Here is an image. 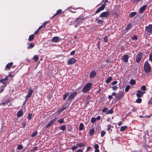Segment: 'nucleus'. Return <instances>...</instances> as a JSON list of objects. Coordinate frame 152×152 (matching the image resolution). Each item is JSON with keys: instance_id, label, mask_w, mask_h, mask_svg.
Here are the masks:
<instances>
[{"instance_id": "c9c22d12", "label": "nucleus", "mask_w": 152, "mask_h": 152, "mask_svg": "<svg viewBox=\"0 0 152 152\" xmlns=\"http://www.w3.org/2000/svg\"><path fill=\"white\" fill-rule=\"evenodd\" d=\"M59 123L61 124L64 123V119L63 118H61L59 119L58 120Z\"/></svg>"}, {"instance_id": "cd10ccee", "label": "nucleus", "mask_w": 152, "mask_h": 152, "mask_svg": "<svg viewBox=\"0 0 152 152\" xmlns=\"http://www.w3.org/2000/svg\"><path fill=\"white\" fill-rule=\"evenodd\" d=\"M95 130L94 128L91 129L89 131V135L90 136H93Z\"/></svg>"}, {"instance_id": "0eeeda50", "label": "nucleus", "mask_w": 152, "mask_h": 152, "mask_svg": "<svg viewBox=\"0 0 152 152\" xmlns=\"http://www.w3.org/2000/svg\"><path fill=\"white\" fill-rule=\"evenodd\" d=\"M143 56V53L142 52H138V54L136 55V61L139 63L141 61Z\"/></svg>"}, {"instance_id": "774afa93", "label": "nucleus", "mask_w": 152, "mask_h": 152, "mask_svg": "<svg viewBox=\"0 0 152 152\" xmlns=\"http://www.w3.org/2000/svg\"><path fill=\"white\" fill-rule=\"evenodd\" d=\"M75 50H73L70 53V54L71 55H73L75 54Z\"/></svg>"}, {"instance_id": "423d86ee", "label": "nucleus", "mask_w": 152, "mask_h": 152, "mask_svg": "<svg viewBox=\"0 0 152 152\" xmlns=\"http://www.w3.org/2000/svg\"><path fill=\"white\" fill-rule=\"evenodd\" d=\"M110 12L108 11L106 12H103L100 14L99 16V18L101 17L102 18V19H103V18L105 17L106 19H107L109 15Z\"/></svg>"}, {"instance_id": "09e8293b", "label": "nucleus", "mask_w": 152, "mask_h": 152, "mask_svg": "<svg viewBox=\"0 0 152 152\" xmlns=\"http://www.w3.org/2000/svg\"><path fill=\"white\" fill-rule=\"evenodd\" d=\"M26 121H24L23 122L22 124V126L21 127L22 128H23L26 127Z\"/></svg>"}, {"instance_id": "f704fd0d", "label": "nucleus", "mask_w": 152, "mask_h": 152, "mask_svg": "<svg viewBox=\"0 0 152 152\" xmlns=\"http://www.w3.org/2000/svg\"><path fill=\"white\" fill-rule=\"evenodd\" d=\"M130 83L131 85H134L136 83V81L134 80L131 79L130 80Z\"/></svg>"}, {"instance_id": "f257e3e1", "label": "nucleus", "mask_w": 152, "mask_h": 152, "mask_svg": "<svg viewBox=\"0 0 152 152\" xmlns=\"http://www.w3.org/2000/svg\"><path fill=\"white\" fill-rule=\"evenodd\" d=\"M92 86L91 83H87L83 87L82 91L84 93H87L89 91L91 90Z\"/></svg>"}, {"instance_id": "39448f33", "label": "nucleus", "mask_w": 152, "mask_h": 152, "mask_svg": "<svg viewBox=\"0 0 152 152\" xmlns=\"http://www.w3.org/2000/svg\"><path fill=\"white\" fill-rule=\"evenodd\" d=\"M77 91H74L68 97L67 100L70 101L73 99L74 97L77 95Z\"/></svg>"}, {"instance_id": "412c9836", "label": "nucleus", "mask_w": 152, "mask_h": 152, "mask_svg": "<svg viewBox=\"0 0 152 152\" xmlns=\"http://www.w3.org/2000/svg\"><path fill=\"white\" fill-rule=\"evenodd\" d=\"M111 127L113 128V126L111 125H108L107 126V130L108 131L109 134H110L112 131V130L111 129Z\"/></svg>"}, {"instance_id": "e433bc0d", "label": "nucleus", "mask_w": 152, "mask_h": 152, "mask_svg": "<svg viewBox=\"0 0 152 152\" xmlns=\"http://www.w3.org/2000/svg\"><path fill=\"white\" fill-rule=\"evenodd\" d=\"M54 124V123H53L52 121H51L49 122V123L45 127L46 128H47L51 125H53Z\"/></svg>"}, {"instance_id": "20e7f679", "label": "nucleus", "mask_w": 152, "mask_h": 152, "mask_svg": "<svg viewBox=\"0 0 152 152\" xmlns=\"http://www.w3.org/2000/svg\"><path fill=\"white\" fill-rule=\"evenodd\" d=\"M144 70L145 72L149 73L151 71V68L150 64L148 61L146 62L144 64Z\"/></svg>"}, {"instance_id": "6e6d98bb", "label": "nucleus", "mask_w": 152, "mask_h": 152, "mask_svg": "<svg viewBox=\"0 0 152 152\" xmlns=\"http://www.w3.org/2000/svg\"><path fill=\"white\" fill-rule=\"evenodd\" d=\"M94 147L95 149H98L99 148V146L98 144H95Z\"/></svg>"}, {"instance_id": "680f3d73", "label": "nucleus", "mask_w": 152, "mask_h": 152, "mask_svg": "<svg viewBox=\"0 0 152 152\" xmlns=\"http://www.w3.org/2000/svg\"><path fill=\"white\" fill-rule=\"evenodd\" d=\"M152 104V97H151L150 100L148 102V104Z\"/></svg>"}, {"instance_id": "603ef678", "label": "nucleus", "mask_w": 152, "mask_h": 152, "mask_svg": "<svg viewBox=\"0 0 152 152\" xmlns=\"http://www.w3.org/2000/svg\"><path fill=\"white\" fill-rule=\"evenodd\" d=\"M108 37L105 36V37L103 38L104 41L105 42H108Z\"/></svg>"}, {"instance_id": "a878e982", "label": "nucleus", "mask_w": 152, "mask_h": 152, "mask_svg": "<svg viewBox=\"0 0 152 152\" xmlns=\"http://www.w3.org/2000/svg\"><path fill=\"white\" fill-rule=\"evenodd\" d=\"M23 114V111L21 110H19L18 111L17 113V116L18 117H20Z\"/></svg>"}, {"instance_id": "58836bf2", "label": "nucleus", "mask_w": 152, "mask_h": 152, "mask_svg": "<svg viewBox=\"0 0 152 152\" xmlns=\"http://www.w3.org/2000/svg\"><path fill=\"white\" fill-rule=\"evenodd\" d=\"M62 112V111L61 110V109H59L57 110L56 112L54 113V114H56L57 115H58L59 114H60Z\"/></svg>"}, {"instance_id": "a211bd4d", "label": "nucleus", "mask_w": 152, "mask_h": 152, "mask_svg": "<svg viewBox=\"0 0 152 152\" xmlns=\"http://www.w3.org/2000/svg\"><path fill=\"white\" fill-rule=\"evenodd\" d=\"M104 9V8H103V7L101 6L97 10L94 14L95 15L96 14L99 13L100 11L103 10Z\"/></svg>"}, {"instance_id": "473e14b6", "label": "nucleus", "mask_w": 152, "mask_h": 152, "mask_svg": "<svg viewBox=\"0 0 152 152\" xmlns=\"http://www.w3.org/2000/svg\"><path fill=\"white\" fill-rule=\"evenodd\" d=\"M84 124L83 123H80V124L79 127V129L80 130H82L84 128Z\"/></svg>"}, {"instance_id": "bb28decb", "label": "nucleus", "mask_w": 152, "mask_h": 152, "mask_svg": "<svg viewBox=\"0 0 152 152\" xmlns=\"http://www.w3.org/2000/svg\"><path fill=\"white\" fill-rule=\"evenodd\" d=\"M28 45V46L27 47L28 49H32L34 46V44L33 43L31 42Z\"/></svg>"}, {"instance_id": "13d9d810", "label": "nucleus", "mask_w": 152, "mask_h": 152, "mask_svg": "<svg viewBox=\"0 0 152 152\" xmlns=\"http://www.w3.org/2000/svg\"><path fill=\"white\" fill-rule=\"evenodd\" d=\"M107 109V107H105L102 110V113H104L106 111Z\"/></svg>"}, {"instance_id": "6e6552de", "label": "nucleus", "mask_w": 152, "mask_h": 152, "mask_svg": "<svg viewBox=\"0 0 152 152\" xmlns=\"http://www.w3.org/2000/svg\"><path fill=\"white\" fill-rule=\"evenodd\" d=\"M8 76H6L5 78L1 79V83L3 85L2 86V87L5 88L7 86V84L8 82Z\"/></svg>"}, {"instance_id": "2eb2a0df", "label": "nucleus", "mask_w": 152, "mask_h": 152, "mask_svg": "<svg viewBox=\"0 0 152 152\" xmlns=\"http://www.w3.org/2000/svg\"><path fill=\"white\" fill-rule=\"evenodd\" d=\"M51 41L53 42H55L56 43L58 42L59 41V38L58 37H53L51 39Z\"/></svg>"}, {"instance_id": "f8f14e48", "label": "nucleus", "mask_w": 152, "mask_h": 152, "mask_svg": "<svg viewBox=\"0 0 152 152\" xmlns=\"http://www.w3.org/2000/svg\"><path fill=\"white\" fill-rule=\"evenodd\" d=\"M147 7V5L146 4L143 5L140 8L139 11V13H143L146 9Z\"/></svg>"}, {"instance_id": "e2e57ef3", "label": "nucleus", "mask_w": 152, "mask_h": 152, "mask_svg": "<svg viewBox=\"0 0 152 152\" xmlns=\"http://www.w3.org/2000/svg\"><path fill=\"white\" fill-rule=\"evenodd\" d=\"M118 82L116 80H115L111 84L112 85H114L117 83Z\"/></svg>"}, {"instance_id": "338daca9", "label": "nucleus", "mask_w": 152, "mask_h": 152, "mask_svg": "<svg viewBox=\"0 0 152 152\" xmlns=\"http://www.w3.org/2000/svg\"><path fill=\"white\" fill-rule=\"evenodd\" d=\"M37 149V147H33V151H34L36 150Z\"/></svg>"}, {"instance_id": "4be33fe9", "label": "nucleus", "mask_w": 152, "mask_h": 152, "mask_svg": "<svg viewBox=\"0 0 152 152\" xmlns=\"http://www.w3.org/2000/svg\"><path fill=\"white\" fill-rule=\"evenodd\" d=\"M13 64V62H10L6 66L5 68V70H6V69H9L12 66Z\"/></svg>"}, {"instance_id": "c03bdc74", "label": "nucleus", "mask_w": 152, "mask_h": 152, "mask_svg": "<svg viewBox=\"0 0 152 152\" xmlns=\"http://www.w3.org/2000/svg\"><path fill=\"white\" fill-rule=\"evenodd\" d=\"M33 59H34L35 60V61L36 62L37 61H38L39 57L38 56H37V55H35L34 56L33 58Z\"/></svg>"}, {"instance_id": "a18cd8bd", "label": "nucleus", "mask_w": 152, "mask_h": 152, "mask_svg": "<svg viewBox=\"0 0 152 152\" xmlns=\"http://www.w3.org/2000/svg\"><path fill=\"white\" fill-rule=\"evenodd\" d=\"M134 4H137L141 0H130Z\"/></svg>"}, {"instance_id": "dca6fc26", "label": "nucleus", "mask_w": 152, "mask_h": 152, "mask_svg": "<svg viewBox=\"0 0 152 152\" xmlns=\"http://www.w3.org/2000/svg\"><path fill=\"white\" fill-rule=\"evenodd\" d=\"M29 88L30 89L28 91V93L27 94V95L26 96V98L30 97L31 96V95L33 93V90L31 89V87H30Z\"/></svg>"}, {"instance_id": "0e129e2a", "label": "nucleus", "mask_w": 152, "mask_h": 152, "mask_svg": "<svg viewBox=\"0 0 152 152\" xmlns=\"http://www.w3.org/2000/svg\"><path fill=\"white\" fill-rule=\"evenodd\" d=\"M149 60L151 61L152 62V53L149 56Z\"/></svg>"}, {"instance_id": "37998d69", "label": "nucleus", "mask_w": 152, "mask_h": 152, "mask_svg": "<svg viewBox=\"0 0 152 152\" xmlns=\"http://www.w3.org/2000/svg\"><path fill=\"white\" fill-rule=\"evenodd\" d=\"M96 120V119L95 117H93L91 119V122L92 123H94Z\"/></svg>"}, {"instance_id": "4c0bfd02", "label": "nucleus", "mask_w": 152, "mask_h": 152, "mask_svg": "<svg viewBox=\"0 0 152 152\" xmlns=\"http://www.w3.org/2000/svg\"><path fill=\"white\" fill-rule=\"evenodd\" d=\"M69 94V93H67L64 95L63 97V99L64 101H65L66 100V98L68 96Z\"/></svg>"}, {"instance_id": "9d476101", "label": "nucleus", "mask_w": 152, "mask_h": 152, "mask_svg": "<svg viewBox=\"0 0 152 152\" xmlns=\"http://www.w3.org/2000/svg\"><path fill=\"white\" fill-rule=\"evenodd\" d=\"M76 60L75 58H72L69 59L67 62V64L68 65H71L75 63L76 61Z\"/></svg>"}, {"instance_id": "bf43d9fd", "label": "nucleus", "mask_w": 152, "mask_h": 152, "mask_svg": "<svg viewBox=\"0 0 152 152\" xmlns=\"http://www.w3.org/2000/svg\"><path fill=\"white\" fill-rule=\"evenodd\" d=\"M77 148V147L75 145L71 149L72 150L74 151Z\"/></svg>"}, {"instance_id": "4468645a", "label": "nucleus", "mask_w": 152, "mask_h": 152, "mask_svg": "<svg viewBox=\"0 0 152 152\" xmlns=\"http://www.w3.org/2000/svg\"><path fill=\"white\" fill-rule=\"evenodd\" d=\"M132 27L131 24L129 23L124 30V34L126 33Z\"/></svg>"}, {"instance_id": "a19ab883", "label": "nucleus", "mask_w": 152, "mask_h": 152, "mask_svg": "<svg viewBox=\"0 0 152 152\" xmlns=\"http://www.w3.org/2000/svg\"><path fill=\"white\" fill-rule=\"evenodd\" d=\"M32 117V115L31 113H29L27 116L28 119L29 120H31Z\"/></svg>"}, {"instance_id": "aec40b11", "label": "nucleus", "mask_w": 152, "mask_h": 152, "mask_svg": "<svg viewBox=\"0 0 152 152\" xmlns=\"http://www.w3.org/2000/svg\"><path fill=\"white\" fill-rule=\"evenodd\" d=\"M136 94V96L138 98L141 97L143 95L144 93H142L141 91L138 90Z\"/></svg>"}, {"instance_id": "6ab92c4d", "label": "nucleus", "mask_w": 152, "mask_h": 152, "mask_svg": "<svg viewBox=\"0 0 152 152\" xmlns=\"http://www.w3.org/2000/svg\"><path fill=\"white\" fill-rule=\"evenodd\" d=\"M95 21L98 24L102 25L104 22V20L99 19L98 18H96Z\"/></svg>"}, {"instance_id": "79ce46f5", "label": "nucleus", "mask_w": 152, "mask_h": 152, "mask_svg": "<svg viewBox=\"0 0 152 152\" xmlns=\"http://www.w3.org/2000/svg\"><path fill=\"white\" fill-rule=\"evenodd\" d=\"M130 88V86L129 85L127 86L125 88V91L126 92H127L129 90Z\"/></svg>"}, {"instance_id": "052dcab7", "label": "nucleus", "mask_w": 152, "mask_h": 152, "mask_svg": "<svg viewBox=\"0 0 152 152\" xmlns=\"http://www.w3.org/2000/svg\"><path fill=\"white\" fill-rule=\"evenodd\" d=\"M67 108V107H66L64 106H63L62 107L61 109V110L62 111H64V110H66Z\"/></svg>"}, {"instance_id": "69168bd1", "label": "nucleus", "mask_w": 152, "mask_h": 152, "mask_svg": "<svg viewBox=\"0 0 152 152\" xmlns=\"http://www.w3.org/2000/svg\"><path fill=\"white\" fill-rule=\"evenodd\" d=\"M39 30H38V29H37V30L34 33V34H33L34 35H36L37 34H38V33H39Z\"/></svg>"}, {"instance_id": "f3484780", "label": "nucleus", "mask_w": 152, "mask_h": 152, "mask_svg": "<svg viewBox=\"0 0 152 152\" xmlns=\"http://www.w3.org/2000/svg\"><path fill=\"white\" fill-rule=\"evenodd\" d=\"M62 12V10L61 9H59L53 15L51 18H53L57 15L61 14Z\"/></svg>"}, {"instance_id": "ddd939ff", "label": "nucleus", "mask_w": 152, "mask_h": 152, "mask_svg": "<svg viewBox=\"0 0 152 152\" xmlns=\"http://www.w3.org/2000/svg\"><path fill=\"white\" fill-rule=\"evenodd\" d=\"M129 58V57L127 55H124L122 57V59L124 62L125 63H127L128 62Z\"/></svg>"}, {"instance_id": "c756f323", "label": "nucleus", "mask_w": 152, "mask_h": 152, "mask_svg": "<svg viewBox=\"0 0 152 152\" xmlns=\"http://www.w3.org/2000/svg\"><path fill=\"white\" fill-rule=\"evenodd\" d=\"M113 79V78L112 77H109L106 80V83H108L112 80V79Z\"/></svg>"}, {"instance_id": "72a5a7b5", "label": "nucleus", "mask_w": 152, "mask_h": 152, "mask_svg": "<svg viewBox=\"0 0 152 152\" xmlns=\"http://www.w3.org/2000/svg\"><path fill=\"white\" fill-rule=\"evenodd\" d=\"M127 126H121V129H120V131L121 132H123L127 128Z\"/></svg>"}, {"instance_id": "c85d7f7f", "label": "nucleus", "mask_w": 152, "mask_h": 152, "mask_svg": "<svg viewBox=\"0 0 152 152\" xmlns=\"http://www.w3.org/2000/svg\"><path fill=\"white\" fill-rule=\"evenodd\" d=\"M85 145V143L83 142H80L77 144V145L79 148H81L83 147Z\"/></svg>"}, {"instance_id": "1a4fd4ad", "label": "nucleus", "mask_w": 152, "mask_h": 152, "mask_svg": "<svg viewBox=\"0 0 152 152\" xmlns=\"http://www.w3.org/2000/svg\"><path fill=\"white\" fill-rule=\"evenodd\" d=\"M124 95V91H120L118 94L116 96V100L118 101L119 99L122 98Z\"/></svg>"}, {"instance_id": "5701e85b", "label": "nucleus", "mask_w": 152, "mask_h": 152, "mask_svg": "<svg viewBox=\"0 0 152 152\" xmlns=\"http://www.w3.org/2000/svg\"><path fill=\"white\" fill-rule=\"evenodd\" d=\"M48 21H45L43 24L40 26L38 28V30H40L41 28H45L46 25L48 23Z\"/></svg>"}, {"instance_id": "7ed1b4c3", "label": "nucleus", "mask_w": 152, "mask_h": 152, "mask_svg": "<svg viewBox=\"0 0 152 152\" xmlns=\"http://www.w3.org/2000/svg\"><path fill=\"white\" fill-rule=\"evenodd\" d=\"M145 33L149 35L152 34V24H149L145 27Z\"/></svg>"}, {"instance_id": "b1692460", "label": "nucleus", "mask_w": 152, "mask_h": 152, "mask_svg": "<svg viewBox=\"0 0 152 152\" xmlns=\"http://www.w3.org/2000/svg\"><path fill=\"white\" fill-rule=\"evenodd\" d=\"M34 38V34H32L30 35L28 38V41L29 42L32 41L33 40Z\"/></svg>"}, {"instance_id": "7c9ffc66", "label": "nucleus", "mask_w": 152, "mask_h": 152, "mask_svg": "<svg viewBox=\"0 0 152 152\" xmlns=\"http://www.w3.org/2000/svg\"><path fill=\"white\" fill-rule=\"evenodd\" d=\"M114 112V110L112 109H110L108 111L106 112V114H112Z\"/></svg>"}, {"instance_id": "393cba45", "label": "nucleus", "mask_w": 152, "mask_h": 152, "mask_svg": "<svg viewBox=\"0 0 152 152\" xmlns=\"http://www.w3.org/2000/svg\"><path fill=\"white\" fill-rule=\"evenodd\" d=\"M136 14V12H132L130 13L129 15V16L130 18H132L134 17Z\"/></svg>"}, {"instance_id": "de8ad7c7", "label": "nucleus", "mask_w": 152, "mask_h": 152, "mask_svg": "<svg viewBox=\"0 0 152 152\" xmlns=\"http://www.w3.org/2000/svg\"><path fill=\"white\" fill-rule=\"evenodd\" d=\"M106 134V132L105 131L102 130L101 132V137H103Z\"/></svg>"}, {"instance_id": "5fc2aeb1", "label": "nucleus", "mask_w": 152, "mask_h": 152, "mask_svg": "<svg viewBox=\"0 0 152 152\" xmlns=\"http://www.w3.org/2000/svg\"><path fill=\"white\" fill-rule=\"evenodd\" d=\"M118 87L116 86H114L112 87L113 90L114 91H115L116 90L118 89Z\"/></svg>"}, {"instance_id": "864d4df0", "label": "nucleus", "mask_w": 152, "mask_h": 152, "mask_svg": "<svg viewBox=\"0 0 152 152\" xmlns=\"http://www.w3.org/2000/svg\"><path fill=\"white\" fill-rule=\"evenodd\" d=\"M141 88L143 91H145L146 90V87L145 85H143L142 86H141Z\"/></svg>"}, {"instance_id": "4d7b16f0", "label": "nucleus", "mask_w": 152, "mask_h": 152, "mask_svg": "<svg viewBox=\"0 0 152 152\" xmlns=\"http://www.w3.org/2000/svg\"><path fill=\"white\" fill-rule=\"evenodd\" d=\"M4 87H2V86L0 88V94L1 93L4 91Z\"/></svg>"}, {"instance_id": "ea45409f", "label": "nucleus", "mask_w": 152, "mask_h": 152, "mask_svg": "<svg viewBox=\"0 0 152 152\" xmlns=\"http://www.w3.org/2000/svg\"><path fill=\"white\" fill-rule=\"evenodd\" d=\"M66 126L65 125H63L61 126L60 129L61 130H62L63 131H65L66 130Z\"/></svg>"}, {"instance_id": "9b49d317", "label": "nucleus", "mask_w": 152, "mask_h": 152, "mask_svg": "<svg viewBox=\"0 0 152 152\" xmlns=\"http://www.w3.org/2000/svg\"><path fill=\"white\" fill-rule=\"evenodd\" d=\"M96 75V72L94 70H92L90 73L89 77L90 78L92 79L95 77Z\"/></svg>"}, {"instance_id": "49530a36", "label": "nucleus", "mask_w": 152, "mask_h": 152, "mask_svg": "<svg viewBox=\"0 0 152 152\" xmlns=\"http://www.w3.org/2000/svg\"><path fill=\"white\" fill-rule=\"evenodd\" d=\"M23 148L22 145H19L17 147V149L18 150H21Z\"/></svg>"}, {"instance_id": "8fccbe9b", "label": "nucleus", "mask_w": 152, "mask_h": 152, "mask_svg": "<svg viewBox=\"0 0 152 152\" xmlns=\"http://www.w3.org/2000/svg\"><path fill=\"white\" fill-rule=\"evenodd\" d=\"M142 99L140 98H139L136 100V102L137 103H140L142 102Z\"/></svg>"}, {"instance_id": "2f4dec72", "label": "nucleus", "mask_w": 152, "mask_h": 152, "mask_svg": "<svg viewBox=\"0 0 152 152\" xmlns=\"http://www.w3.org/2000/svg\"><path fill=\"white\" fill-rule=\"evenodd\" d=\"M131 39L134 40H136L137 39V35H134L133 36H131Z\"/></svg>"}, {"instance_id": "f03ea898", "label": "nucleus", "mask_w": 152, "mask_h": 152, "mask_svg": "<svg viewBox=\"0 0 152 152\" xmlns=\"http://www.w3.org/2000/svg\"><path fill=\"white\" fill-rule=\"evenodd\" d=\"M87 17H84L83 15H81L76 18L74 22H76L77 24L79 25L83 23V20L86 19Z\"/></svg>"}, {"instance_id": "3c124183", "label": "nucleus", "mask_w": 152, "mask_h": 152, "mask_svg": "<svg viewBox=\"0 0 152 152\" xmlns=\"http://www.w3.org/2000/svg\"><path fill=\"white\" fill-rule=\"evenodd\" d=\"M37 134V132L36 131L34 132H33L31 135V136L32 137H33L36 136Z\"/></svg>"}]
</instances>
